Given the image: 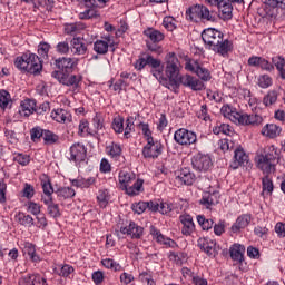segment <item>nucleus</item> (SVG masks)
Listing matches in <instances>:
<instances>
[{"instance_id": "nucleus-1", "label": "nucleus", "mask_w": 285, "mask_h": 285, "mask_svg": "<svg viewBox=\"0 0 285 285\" xmlns=\"http://www.w3.org/2000/svg\"><path fill=\"white\" fill-rule=\"evenodd\" d=\"M181 70V63L175 52H169L165 57V75L169 79L170 86L174 88H179L185 86V88H190L191 90H204V82L199 79L185 75L181 76L179 72Z\"/></svg>"}, {"instance_id": "nucleus-2", "label": "nucleus", "mask_w": 285, "mask_h": 285, "mask_svg": "<svg viewBox=\"0 0 285 285\" xmlns=\"http://www.w3.org/2000/svg\"><path fill=\"white\" fill-rule=\"evenodd\" d=\"M202 39L209 50L222 55V57H226L233 50V42L228 39L224 40V33L217 29H205L202 32Z\"/></svg>"}, {"instance_id": "nucleus-3", "label": "nucleus", "mask_w": 285, "mask_h": 285, "mask_svg": "<svg viewBox=\"0 0 285 285\" xmlns=\"http://www.w3.org/2000/svg\"><path fill=\"white\" fill-rule=\"evenodd\" d=\"M16 68L22 70L23 72H29L30 75H40L43 70V63L41 58L36 53H23L21 57L16 58L14 61Z\"/></svg>"}, {"instance_id": "nucleus-4", "label": "nucleus", "mask_w": 285, "mask_h": 285, "mask_svg": "<svg viewBox=\"0 0 285 285\" xmlns=\"http://www.w3.org/2000/svg\"><path fill=\"white\" fill-rule=\"evenodd\" d=\"M40 179L43 191L41 200L43 202V204H46V206H48V215H50V217H52L53 219H57L61 217V210H59V204H55V202L52 200V193H55L52 183H50V178L48 177V175H42Z\"/></svg>"}, {"instance_id": "nucleus-5", "label": "nucleus", "mask_w": 285, "mask_h": 285, "mask_svg": "<svg viewBox=\"0 0 285 285\" xmlns=\"http://www.w3.org/2000/svg\"><path fill=\"white\" fill-rule=\"evenodd\" d=\"M186 17L189 21H209L215 23L217 17H215V11H210L208 7L204 4H194L186 10Z\"/></svg>"}, {"instance_id": "nucleus-6", "label": "nucleus", "mask_w": 285, "mask_h": 285, "mask_svg": "<svg viewBox=\"0 0 285 285\" xmlns=\"http://www.w3.org/2000/svg\"><path fill=\"white\" fill-rule=\"evenodd\" d=\"M275 161H277V151H275V149L271 151H264L256 157L257 168H259L264 175H271V173H275Z\"/></svg>"}, {"instance_id": "nucleus-7", "label": "nucleus", "mask_w": 285, "mask_h": 285, "mask_svg": "<svg viewBox=\"0 0 285 285\" xmlns=\"http://www.w3.org/2000/svg\"><path fill=\"white\" fill-rule=\"evenodd\" d=\"M70 73H61L59 71H52L51 72V77H53V79H57V81H59V83H62V86H72L73 90H77V88H79V85L81 83L83 77H81L80 75H71Z\"/></svg>"}, {"instance_id": "nucleus-8", "label": "nucleus", "mask_w": 285, "mask_h": 285, "mask_svg": "<svg viewBox=\"0 0 285 285\" xmlns=\"http://www.w3.org/2000/svg\"><path fill=\"white\" fill-rule=\"evenodd\" d=\"M174 139L176 144H179V146H193V144H197V134L188 129L180 128L175 131Z\"/></svg>"}, {"instance_id": "nucleus-9", "label": "nucleus", "mask_w": 285, "mask_h": 285, "mask_svg": "<svg viewBox=\"0 0 285 285\" xmlns=\"http://www.w3.org/2000/svg\"><path fill=\"white\" fill-rule=\"evenodd\" d=\"M77 63H79L78 59L75 58H58L55 60L53 66L59 70H55V72H61V75H70L77 68Z\"/></svg>"}, {"instance_id": "nucleus-10", "label": "nucleus", "mask_w": 285, "mask_h": 285, "mask_svg": "<svg viewBox=\"0 0 285 285\" xmlns=\"http://www.w3.org/2000/svg\"><path fill=\"white\" fill-rule=\"evenodd\" d=\"M208 6H214L218 9V17L223 21L233 19V7L226 3V0H205Z\"/></svg>"}, {"instance_id": "nucleus-11", "label": "nucleus", "mask_w": 285, "mask_h": 285, "mask_svg": "<svg viewBox=\"0 0 285 285\" xmlns=\"http://www.w3.org/2000/svg\"><path fill=\"white\" fill-rule=\"evenodd\" d=\"M191 165L195 170H198V173H206V170H210V166H213V160L208 155L197 154L196 156H194Z\"/></svg>"}, {"instance_id": "nucleus-12", "label": "nucleus", "mask_w": 285, "mask_h": 285, "mask_svg": "<svg viewBox=\"0 0 285 285\" xmlns=\"http://www.w3.org/2000/svg\"><path fill=\"white\" fill-rule=\"evenodd\" d=\"M142 155L146 159H156L161 155V142H155L153 138H148L147 145L142 149Z\"/></svg>"}, {"instance_id": "nucleus-13", "label": "nucleus", "mask_w": 285, "mask_h": 285, "mask_svg": "<svg viewBox=\"0 0 285 285\" xmlns=\"http://www.w3.org/2000/svg\"><path fill=\"white\" fill-rule=\"evenodd\" d=\"M185 69L195 72L203 81H210V72L208 69L200 67L198 61H187Z\"/></svg>"}, {"instance_id": "nucleus-14", "label": "nucleus", "mask_w": 285, "mask_h": 285, "mask_svg": "<svg viewBox=\"0 0 285 285\" xmlns=\"http://www.w3.org/2000/svg\"><path fill=\"white\" fill-rule=\"evenodd\" d=\"M87 151L86 147L81 144H73L70 147V161H75L76 164H81V161H86Z\"/></svg>"}, {"instance_id": "nucleus-15", "label": "nucleus", "mask_w": 285, "mask_h": 285, "mask_svg": "<svg viewBox=\"0 0 285 285\" xmlns=\"http://www.w3.org/2000/svg\"><path fill=\"white\" fill-rule=\"evenodd\" d=\"M236 117H238L237 124H240L242 126H259L262 121H264V118L257 114H236Z\"/></svg>"}, {"instance_id": "nucleus-16", "label": "nucleus", "mask_w": 285, "mask_h": 285, "mask_svg": "<svg viewBox=\"0 0 285 285\" xmlns=\"http://www.w3.org/2000/svg\"><path fill=\"white\" fill-rule=\"evenodd\" d=\"M253 217L250 216V214H243L240 215L236 222L232 225V233H242V230H244V228H246L248 226V224H250Z\"/></svg>"}, {"instance_id": "nucleus-17", "label": "nucleus", "mask_w": 285, "mask_h": 285, "mask_svg": "<svg viewBox=\"0 0 285 285\" xmlns=\"http://www.w3.org/2000/svg\"><path fill=\"white\" fill-rule=\"evenodd\" d=\"M120 233H122V235H130L132 239H139L144 235V227L131 222L129 226L121 227Z\"/></svg>"}, {"instance_id": "nucleus-18", "label": "nucleus", "mask_w": 285, "mask_h": 285, "mask_svg": "<svg viewBox=\"0 0 285 285\" xmlns=\"http://www.w3.org/2000/svg\"><path fill=\"white\" fill-rule=\"evenodd\" d=\"M19 285H48L46 278L41 275H26L19 279Z\"/></svg>"}, {"instance_id": "nucleus-19", "label": "nucleus", "mask_w": 285, "mask_h": 285, "mask_svg": "<svg viewBox=\"0 0 285 285\" xmlns=\"http://www.w3.org/2000/svg\"><path fill=\"white\" fill-rule=\"evenodd\" d=\"M261 134L268 139H275L282 134V127L275 124H267L262 128Z\"/></svg>"}, {"instance_id": "nucleus-20", "label": "nucleus", "mask_w": 285, "mask_h": 285, "mask_svg": "<svg viewBox=\"0 0 285 285\" xmlns=\"http://www.w3.org/2000/svg\"><path fill=\"white\" fill-rule=\"evenodd\" d=\"M183 224L181 233L183 235H193L195 233V223L193 222L191 215H181L179 217Z\"/></svg>"}, {"instance_id": "nucleus-21", "label": "nucleus", "mask_w": 285, "mask_h": 285, "mask_svg": "<svg viewBox=\"0 0 285 285\" xmlns=\"http://www.w3.org/2000/svg\"><path fill=\"white\" fill-rule=\"evenodd\" d=\"M176 179L185 186H193L195 183V174L190 173V169L185 168L180 170V174L176 177Z\"/></svg>"}, {"instance_id": "nucleus-22", "label": "nucleus", "mask_w": 285, "mask_h": 285, "mask_svg": "<svg viewBox=\"0 0 285 285\" xmlns=\"http://www.w3.org/2000/svg\"><path fill=\"white\" fill-rule=\"evenodd\" d=\"M37 108V102L32 99H26L21 102V109L19 110L22 117H30Z\"/></svg>"}, {"instance_id": "nucleus-23", "label": "nucleus", "mask_w": 285, "mask_h": 285, "mask_svg": "<svg viewBox=\"0 0 285 285\" xmlns=\"http://www.w3.org/2000/svg\"><path fill=\"white\" fill-rule=\"evenodd\" d=\"M234 159V169L239 168V166H244L245 164H248V155H246L242 147L235 149Z\"/></svg>"}, {"instance_id": "nucleus-24", "label": "nucleus", "mask_w": 285, "mask_h": 285, "mask_svg": "<svg viewBox=\"0 0 285 285\" xmlns=\"http://www.w3.org/2000/svg\"><path fill=\"white\" fill-rule=\"evenodd\" d=\"M245 250L246 247H244L243 245L234 244L233 247H230L229 249L232 259H234V262H239V264H242V262H244Z\"/></svg>"}, {"instance_id": "nucleus-25", "label": "nucleus", "mask_w": 285, "mask_h": 285, "mask_svg": "<svg viewBox=\"0 0 285 285\" xmlns=\"http://www.w3.org/2000/svg\"><path fill=\"white\" fill-rule=\"evenodd\" d=\"M141 188H144V179H137L122 190H126V194L130 197H135V195H139V193H141Z\"/></svg>"}, {"instance_id": "nucleus-26", "label": "nucleus", "mask_w": 285, "mask_h": 285, "mask_svg": "<svg viewBox=\"0 0 285 285\" xmlns=\"http://www.w3.org/2000/svg\"><path fill=\"white\" fill-rule=\"evenodd\" d=\"M88 51V47L83 43L81 38H73L71 40V52L73 55H85Z\"/></svg>"}, {"instance_id": "nucleus-27", "label": "nucleus", "mask_w": 285, "mask_h": 285, "mask_svg": "<svg viewBox=\"0 0 285 285\" xmlns=\"http://www.w3.org/2000/svg\"><path fill=\"white\" fill-rule=\"evenodd\" d=\"M137 176L134 173H128V171H120L119 174V184L124 190V188H128L130 184L136 181Z\"/></svg>"}, {"instance_id": "nucleus-28", "label": "nucleus", "mask_w": 285, "mask_h": 285, "mask_svg": "<svg viewBox=\"0 0 285 285\" xmlns=\"http://www.w3.org/2000/svg\"><path fill=\"white\" fill-rule=\"evenodd\" d=\"M220 112L224 115V117H227L230 121L234 124H237L239 121V117L237 115H240L235 110V108L230 107L229 105H224L220 109Z\"/></svg>"}, {"instance_id": "nucleus-29", "label": "nucleus", "mask_w": 285, "mask_h": 285, "mask_svg": "<svg viewBox=\"0 0 285 285\" xmlns=\"http://www.w3.org/2000/svg\"><path fill=\"white\" fill-rule=\"evenodd\" d=\"M144 35L148 37L149 40L147 41H150L151 43H159V41H164V35L157 29L149 28L144 31Z\"/></svg>"}, {"instance_id": "nucleus-30", "label": "nucleus", "mask_w": 285, "mask_h": 285, "mask_svg": "<svg viewBox=\"0 0 285 285\" xmlns=\"http://www.w3.org/2000/svg\"><path fill=\"white\" fill-rule=\"evenodd\" d=\"M199 204H202L206 208H210V206L219 204V198H217V194H208L199 200Z\"/></svg>"}, {"instance_id": "nucleus-31", "label": "nucleus", "mask_w": 285, "mask_h": 285, "mask_svg": "<svg viewBox=\"0 0 285 285\" xmlns=\"http://www.w3.org/2000/svg\"><path fill=\"white\" fill-rule=\"evenodd\" d=\"M68 117H70V114H68V111L63 109H56L51 112V118L55 121H58V124L66 122V119H68Z\"/></svg>"}, {"instance_id": "nucleus-32", "label": "nucleus", "mask_w": 285, "mask_h": 285, "mask_svg": "<svg viewBox=\"0 0 285 285\" xmlns=\"http://www.w3.org/2000/svg\"><path fill=\"white\" fill-rule=\"evenodd\" d=\"M17 222L21 224V226H35V219L30 215H26L24 213L19 212L16 215Z\"/></svg>"}, {"instance_id": "nucleus-33", "label": "nucleus", "mask_w": 285, "mask_h": 285, "mask_svg": "<svg viewBox=\"0 0 285 285\" xmlns=\"http://www.w3.org/2000/svg\"><path fill=\"white\" fill-rule=\"evenodd\" d=\"M213 132H214V135H220V132H222L223 135L232 136L234 131H233V128L230 127V125L219 124L213 128Z\"/></svg>"}, {"instance_id": "nucleus-34", "label": "nucleus", "mask_w": 285, "mask_h": 285, "mask_svg": "<svg viewBox=\"0 0 285 285\" xmlns=\"http://www.w3.org/2000/svg\"><path fill=\"white\" fill-rule=\"evenodd\" d=\"M85 29H86V24H83L82 22L69 23V24H66L65 27V31L67 35H75L76 32H79Z\"/></svg>"}, {"instance_id": "nucleus-35", "label": "nucleus", "mask_w": 285, "mask_h": 285, "mask_svg": "<svg viewBox=\"0 0 285 285\" xmlns=\"http://www.w3.org/2000/svg\"><path fill=\"white\" fill-rule=\"evenodd\" d=\"M56 195H57V197H60L61 199H70L72 197H75L76 193H75V189H72L70 187H62L56 191Z\"/></svg>"}, {"instance_id": "nucleus-36", "label": "nucleus", "mask_w": 285, "mask_h": 285, "mask_svg": "<svg viewBox=\"0 0 285 285\" xmlns=\"http://www.w3.org/2000/svg\"><path fill=\"white\" fill-rule=\"evenodd\" d=\"M24 253L29 256V259H31V262H39V256H37V249L31 243L26 244Z\"/></svg>"}, {"instance_id": "nucleus-37", "label": "nucleus", "mask_w": 285, "mask_h": 285, "mask_svg": "<svg viewBox=\"0 0 285 285\" xmlns=\"http://www.w3.org/2000/svg\"><path fill=\"white\" fill-rule=\"evenodd\" d=\"M94 50L98 55H106L108 52V42H106L104 40H97L94 43Z\"/></svg>"}, {"instance_id": "nucleus-38", "label": "nucleus", "mask_w": 285, "mask_h": 285, "mask_svg": "<svg viewBox=\"0 0 285 285\" xmlns=\"http://www.w3.org/2000/svg\"><path fill=\"white\" fill-rule=\"evenodd\" d=\"M43 141L48 146H52V144H57V141H59V136L50 130H45Z\"/></svg>"}, {"instance_id": "nucleus-39", "label": "nucleus", "mask_w": 285, "mask_h": 285, "mask_svg": "<svg viewBox=\"0 0 285 285\" xmlns=\"http://www.w3.org/2000/svg\"><path fill=\"white\" fill-rule=\"evenodd\" d=\"M101 264H102V266H105V268H110L111 271H116V272L121 271V265H119V263L115 262V259L105 258L101 261Z\"/></svg>"}, {"instance_id": "nucleus-40", "label": "nucleus", "mask_w": 285, "mask_h": 285, "mask_svg": "<svg viewBox=\"0 0 285 285\" xmlns=\"http://www.w3.org/2000/svg\"><path fill=\"white\" fill-rule=\"evenodd\" d=\"M197 222L199 226H202L203 230H210V228H213V224H215L213 219H206V217L202 215L197 216Z\"/></svg>"}, {"instance_id": "nucleus-41", "label": "nucleus", "mask_w": 285, "mask_h": 285, "mask_svg": "<svg viewBox=\"0 0 285 285\" xmlns=\"http://www.w3.org/2000/svg\"><path fill=\"white\" fill-rule=\"evenodd\" d=\"M277 101V91L272 90L269 91L264 98L263 104L264 106H273Z\"/></svg>"}, {"instance_id": "nucleus-42", "label": "nucleus", "mask_w": 285, "mask_h": 285, "mask_svg": "<svg viewBox=\"0 0 285 285\" xmlns=\"http://www.w3.org/2000/svg\"><path fill=\"white\" fill-rule=\"evenodd\" d=\"M46 130L41 129V127H33L30 130V136H31V141H39V139H41V137H43Z\"/></svg>"}, {"instance_id": "nucleus-43", "label": "nucleus", "mask_w": 285, "mask_h": 285, "mask_svg": "<svg viewBox=\"0 0 285 285\" xmlns=\"http://www.w3.org/2000/svg\"><path fill=\"white\" fill-rule=\"evenodd\" d=\"M97 200L100 204L101 208H106V206H108V190L106 189L99 190Z\"/></svg>"}, {"instance_id": "nucleus-44", "label": "nucleus", "mask_w": 285, "mask_h": 285, "mask_svg": "<svg viewBox=\"0 0 285 285\" xmlns=\"http://www.w3.org/2000/svg\"><path fill=\"white\" fill-rule=\"evenodd\" d=\"M263 184V193H273V180L268 177V174H266L265 177L262 178Z\"/></svg>"}, {"instance_id": "nucleus-45", "label": "nucleus", "mask_w": 285, "mask_h": 285, "mask_svg": "<svg viewBox=\"0 0 285 285\" xmlns=\"http://www.w3.org/2000/svg\"><path fill=\"white\" fill-rule=\"evenodd\" d=\"M265 6H269V8H281V10H285V0H261Z\"/></svg>"}, {"instance_id": "nucleus-46", "label": "nucleus", "mask_w": 285, "mask_h": 285, "mask_svg": "<svg viewBox=\"0 0 285 285\" xmlns=\"http://www.w3.org/2000/svg\"><path fill=\"white\" fill-rule=\"evenodd\" d=\"M10 104V94L7 90H0V108H8Z\"/></svg>"}, {"instance_id": "nucleus-47", "label": "nucleus", "mask_w": 285, "mask_h": 285, "mask_svg": "<svg viewBox=\"0 0 285 285\" xmlns=\"http://www.w3.org/2000/svg\"><path fill=\"white\" fill-rule=\"evenodd\" d=\"M56 50L57 52H59V55H68L70 52V45L68 43V41L59 42L56 46Z\"/></svg>"}, {"instance_id": "nucleus-48", "label": "nucleus", "mask_w": 285, "mask_h": 285, "mask_svg": "<svg viewBox=\"0 0 285 285\" xmlns=\"http://www.w3.org/2000/svg\"><path fill=\"white\" fill-rule=\"evenodd\" d=\"M48 52H50V46L47 42H41L38 47V55H40L42 59H48Z\"/></svg>"}, {"instance_id": "nucleus-49", "label": "nucleus", "mask_w": 285, "mask_h": 285, "mask_svg": "<svg viewBox=\"0 0 285 285\" xmlns=\"http://www.w3.org/2000/svg\"><path fill=\"white\" fill-rule=\"evenodd\" d=\"M163 26L168 30L169 32H173L175 30V18L174 17H165L163 20Z\"/></svg>"}, {"instance_id": "nucleus-50", "label": "nucleus", "mask_w": 285, "mask_h": 285, "mask_svg": "<svg viewBox=\"0 0 285 285\" xmlns=\"http://www.w3.org/2000/svg\"><path fill=\"white\" fill-rule=\"evenodd\" d=\"M131 208H132L134 213L141 215V213H144L146 210V208H148V204H146V202L135 203V204H132Z\"/></svg>"}, {"instance_id": "nucleus-51", "label": "nucleus", "mask_w": 285, "mask_h": 285, "mask_svg": "<svg viewBox=\"0 0 285 285\" xmlns=\"http://www.w3.org/2000/svg\"><path fill=\"white\" fill-rule=\"evenodd\" d=\"M112 129L115 132H124V118H115L112 122Z\"/></svg>"}, {"instance_id": "nucleus-52", "label": "nucleus", "mask_w": 285, "mask_h": 285, "mask_svg": "<svg viewBox=\"0 0 285 285\" xmlns=\"http://www.w3.org/2000/svg\"><path fill=\"white\" fill-rule=\"evenodd\" d=\"M272 83H273V80L267 75H263L258 79L259 88H269Z\"/></svg>"}, {"instance_id": "nucleus-53", "label": "nucleus", "mask_w": 285, "mask_h": 285, "mask_svg": "<svg viewBox=\"0 0 285 285\" xmlns=\"http://www.w3.org/2000/svg\"><path fill=\"white\" fill-rule=\"evenodd\" d=\"M147 66H150L153 70L161 68V60L155 59L153 56H147Z\"/></svg>"}, {"instance_id": "nucleus-54", "label": "nucleus", "mask_w": 285, "mask_h": 285, "mask_svg": "<svg viewBox=\"0 0 285 285\" xmlns=\"http://www.w3.org/2000/svg\"><path fill=\"white\" fill-rule=\"evenodd\" d=\"M8 190V185L3 179L0 180V204H6V193Z\"/></svg>"}, {"instance_id": "nucleus-55", "label": "nucleus", "mask_w": 285, "mask_h": 285, "mask_svg": "<svg viewBox=\"0 0 285 285\" xmlns=\"http://www.w3.org/2000/svg\"><path fill=\"white\" fill-rule=\"evenodd\" d=\"M198 118L204 121H210V116H208V106L203 105L198 111Z\"/></svg>"}, {"instance_id": "nucleus-56", "label": "nucleus", "mask_w": 285, "mask_h": 285, "mask_svg": "<svg viewBox=\"0 0 285 285\" xmlns=\"http://www.w3.org/2000/svg\"><path fill=\"white\" fill-rule=\"evenodd\" d=\"M97 17V11L95 9H88L79 14V18L82 20L95 19Z\"/></svg>"}, {"instance_id": "nucleus-57", "label": "nucleus", "mask_w": 285, "mask_h": 285, "mask_svg": "<svg viewBox=\"0 0 285 285\" xmlns=\"http://www.w3.org/2000/svg\"><path fill=\"white\" fill-rule=\"evenodd\" d=\"M174 206L170 203H160L159 205V213H161V215H168V213H171Z\"/></svg>"}, {"instance_id": "nucleus-58", "label": "nucleus", "mask_w": 285, "mask_h": 285, "mask_svg": "<svg viewBox=\"0 0 285 285\" xmlns=\"http://www.w3.org/2000/svg\"><path fill=\"white\" fill-rule=\"evenodd\" d=\"M4 135L9 139L10 144H16V141H19V136L12 129H7Z\"/></svg>"}, {"instance_id": "nucleus-59", "label": "nucleus", "mask_w": 285, "mask_h": 285, "mask_svg": "<svg viewBox=\"0 0 285 285\" xmlns=\"http://www.w3.org/2000/svg\"><path fill=\"white\" fill-rule=\"evenodd\" d=\"M159 42H150L147 41V48L150 52H156V55H161V46L158 45Z\"/></svg>"}, {"instance_id": "nucleus-60", "label": "nucleus", "mask_w": 285, "mask_h": 285, "mask_svg": "<svg viewBox=\"0 0 285 285\" xmlns=\"http://www.w3.org/2000/svg\"><path fill=\"white\" fill-rule=\"evenodd\" d=\"M153 76L159 81V83H164L166 78H164V70L163 69H151Z\"/></svg>"}, {"instance_id": "nucleus-61", "label": "nucleus", "mask_w": 285, "mask_h": 285, "mask_svg": "<svg viewBox=\"0 0 285 285\" xmlns=\"http://www.w3.org/2000/svg\"><path fill=\"white\" fill-rule=\"evenodd\" d=\"M272 61H273L274 66H276L277 70H282V68H284V66H285V60L282 56H276V57L272 58Z\"/></svg>"}, {"instance_id": "nucleus-62", "label": "nucleus", "mask_w": 285, "mask_h": 285, "mask_svg": "<svg viewBox=\"0 0 285 285\" xmlns=\"http://www.w3.org/2000/svg\"><path fill=\"white\" fill-rule=\"evenodd\" d=\"M109 155H111V157H119V155H121V146L112 144L109 149Z\"/></svg>"}, {"instance_id": "nucleus-63", "label": "nucleus", "mask_w": 285, "mask_h": 285, "mask_svg": "<svg viewBox=\"0 0 285 285\" xmlns=\"http://www.w3.org/2000/svg\"><path fill=\"white\" fill-rule=\"evenodd\" d=\"M247 255L252 259H259V249H257L256 247L249 246L247 248Z\"/></svg>"}, {"instance_id": "nucleus-64", "label": "nucleus", "mask_w": 285, "mask_h": 285, "mask_svg": "<svg viewBox=\"0 0 285 285\" xmlns=\"http://www.w3.org/2000/svg\"><path fill=\"white\" fill-rule=\"evenodd\" d=\"M275 233L278 235V237H285V224L277 223L275 226Z\"/></svg>"}]
</instances>
